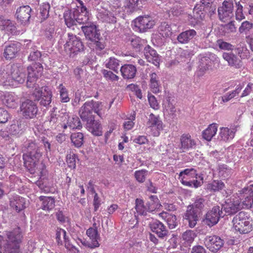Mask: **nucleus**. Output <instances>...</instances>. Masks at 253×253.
Returning a JSON list of instances; mask_svg holds the SVG:
<instances>
[{
    "instance_id": "19",
    "label": "nucleus",
    "mask_w": 253,
    "mask_h": 253,
    "mask_svg": "<svg viewBox=\"0 0 253 253\" xmlns=\"http://www.w3.org/2000/svg\"><path fill=\"white\" fill-rule=\"evenodd\" d=\"M32 9L29 5H25L19 7L16 12L17 20L22 24H26L29 21L31 17Z\"/></svg>"
},
{
    "instance_id": "1",
    "label": "nucleus",
    "mask_w": 253,
    "mask_h": 253,
    "mask_svg": "<svg viewBox=\"0 0 253 253\" xmlns=\"http://www.w3.org/2000/svg\"><path fill=\"white\" fill-rule=\"evenodd\" d=\"M26 153L23 155L25 167L32 174L41 178L46 173L45 165L40 162L42 148L35 141L29 140L25 145Z\"/></svg>"
},
{
    "instance_id": "44",
    "label": "nucleus",
    "mask_w": 253,
    "mask_h": 253,
    "mask_svg": "<svg viewBox=\"0 0 253 253\" xmlns=\"http://www.w3.org/2000/svg\"><path fill=\"white\" fill-rule=\"evenodd\" d=\"M70 138L72 143L77 148L81 147L84 143V134L81 132L72 133Z\"/></svg>"
},
{
    "instance_id": "59",
    "label": "nucleus",
    "mask_w": 253,
    "mask_h": 253,
    "mask_svg": "<svg viewBox=\"0 0 253 253\" xmlns=\"http://www.w3.org/2000/svg\"><path fill=\"white\" fill-rule=\"evenodd\" d=\"M218 9L227 10V11L233 12V2L230 0H224L222 3V5L219 7Z\"/></svg>"
},
{
    "instance_id": "35",
    "label": "nucleus",
    "mask_w": 253,
    "mask_h": 253,
    "mask_svg": "<svg viewBox=\"0 0 253 253\" xmlns=\"http://www.w3.org/2000/svg\"><path fill=\"white\" fill-rule=\"evenodd\" d=\"M217 125L215 123L210 125L208 127L203 131V138L208 141H211L212 138L216 134L217 131Z\"/></svg>"
},
{
    "instance_id": "12",
    "label": "nucleus",
    "mask_w": 253,
    "mask_h": 253,
    "mask_svg": "<svg viewBox=\"0 0 253 253\" xmlns=\"http://www.w3.org/2000/svg\"><path fill=\"white\" fill-rule=\"evenodd\" d=\"M21 43L15 42L5 45L3 56L5 60H10L16 57L21 50Z\"/></svg>"
},
{
    "instance_id": "2",
    "label": "nucleus",
    "mask_w": 253,
    "mask_h": 253,
    "mask_svg": "<svg viewBox=\"0 0 253 253\" xmlns=\"http://www.w3.org/2000/svg\"><path fill=\"white\" fill-rule=\"evenodd\" d=\"M4 236L0 235V249L3 248L4 253H21L20 246L23 240L21 228L17 226L6 230Z\"/></svg>"
},
{
    "instance_id": "60",
    "label": "nucleus",
    "mask_w": 253,
    "mask_h": 253,
    "mask_svg": "<svg viewBox=\"0 0 253 253\" xmlns=\"http://www.w3.org/2000/svg\"><path fill=\"white\" fill-rule=\"evenodd\" d=\"M131 119H128V121H126L124 123V128L126 130H128L132 128L134 126V123L133 121L135 120V114L133 113V115L131 116Z\"/></svg>"
},
{
    "instance_id": "63",
    "label": "nucleus",
    "mask_w": 253,
    "mask_h": 253,
    "mask_svg": "<svg viewBox=\"0 0 253 253\" xmlns=\"http://www.w3.org/2000/svg\"><path fill=\"white\" fill-rule=\"evenodd\" d=\"M104 77L107 80L112 82L118 81L119 78L118 76L114 74L112 72L110 71L105 70L104 73Z\"/></svg>"
},
{
    "instance_id": "22",
    "label": "nucleus",
    "mask_w": 253,
    "mask_h": 253,
    "mask_svg": "<svg viewBox=\"0 0 253 253\" xmlns=\"http://www.w3.org/2000/svg\"><path fill=\"white\" fill-rule=\"evenodd\" d=\"M150 227L151 231L155 233L160 238L163 239L168 235V231L166 227L159 220H156L151 223Z\"/></svg>"
},
{
    "instance_id": "20",
    "label": "nucleus",
    "mask_w": 253,
    "mask_h": 253,
    "mask_svg": "<svg viewBox=\"0 0 253 253\" xmlns=\"http://www.w3.org/2000/svg\"><path fill=\"white\" fill-rule=\"evenodd\" d=\"M200 213L195 209H192V207H187L183 217L188 221L190 227L193 228L196 225Z\"/></svg>"
},
{
    "instance_id": "31",
    "label": "nucleus",
    "mask_w": 253,
    "mask_h": 253,
    "mask_svg": "<svg viewBox=\"0 0 253 253\" xmlns=\"http://www.w3.org/2000/svg\"><path fill=\"white\" fill-rule=\"evenodd\" d=\"M159 216L167 223L169 229H174L177 225V221L175 215L163 211L159 214Z\"/></svg>"
},
{
    "instance_id": "61",
    "label": "nucleus",
    "mask_w": 253,
    "mask_h": 253,
    "mask_svg": "<svg viewBox=\"0 0 253 253\" xmlns=\"http://www.w3.org/2000/svg\"><path fill=\"white\" fill-rule=\"evenodd\" d=\"M9 118L8 112L2 108H0V123H5Z\"/></svg>"
},
{
    "instance_id": "25",
    "label": "nucleus",
    "mask_w": 253,
    "mask_h": 253,
    "mask_svg": "<svg viewBox=\"0 0 253 253\" xmlns=\"http://www.w3.org/2000/svg\"><path fill=\"white\" fill-rule=\"evenodd\" d=\"M88 130L94 135L101 136L102 134V127L99 121H95L94 118L87 121L86 124Z\"/></svg>"
},
{
    "instance_id": "27",
    "label": "nucleus",
    "mask_w": 253,
    "mask_h": 253,
    "mask_svg": "<svg viewBox=\"0 0 253 253\" xmlns=\"http://www.w3.org/2000/svg\"><path fill=\"white\" fill-rule=\"evenodd\" d=\"M239 197H241V205L242 209H250L253 205V196L251 194L241 191V190L239 191L237 193Z\"/></svg>"
},
{
    "instance_id": "30",
    "label": "nucleus",
    "mask_w": 253,
    "mask_h": 253,
    "mask_svg": "<svg viewBox=\"0 0 253 253\" xmlns=\"http://www.w3.org/2000/svg\"><path fill=\"white\" fill-rule=\"evenodd\" d=\"M236 130L234 128L222 127L220 128L219 139L225 142H229L233 139Z\"/></svg>"
},
{
    "instance_id": "28",
    "label": "nucleus",
    "mask_w": 253,
    "mask_h": 253,
    "mask_svg": "<svg viewBox=\"0 0 253 253\" xmlns=\"http://www.w3.org/2000/svg\"><path fill=\"white\" fill-rule=\"evenodd\" d=\"M122 76L125 79H133L136 75V68L131 64H125L120 68Z\"/></svg>"
},
{
    "instance_id": "39",
    "label": "nucleus",
    "mask_w": 253,
    "mask_h": 253,
    "mask_svg": "<svg viewBox=\"0 0 253 253\" xmlns=\"http://www.w3.org/2000/svg\"><path fill=\"white\" fill-rule=\"evenodd\" d=\"M150 88L152 92L157 93L160 92V84L158 80V77L155 73H153L150 75Z\"/></svg>"
},
{
    "instance_id": "56",
    "label": "nucleus",
    "mask_w": 253,
    "mask_h": 253,
    "mask_svg": "<svg viewBox=\"0 0 253 253\" xmlns=\"http://www.w3.org/2000/svg\"><path fill=\"white\" fill-rule=\"evenodd\" d=\"M50 6L48 4H44L40 7V15L41 19H46L49 16Z\"/></svg>"
},
{
    "instance_id": "62",
    "label": "nucleus",
    "mask_w": 253,
    "mask_h": 253,
    "mask_svg": "<svg viewBox=\"0 0 253 253\" xmlns=\"http://www.w3.org/2000/svg\"><path fill=\"white\" fill-rule=\"evenodd\" d=\"M42 56L41 52L38 50H34L30 52L28 60L31 61H38Z\"/></svg>"
},
{
    "instance_id": "52",
    "label": "nucleus",
    "mask_w": 253,
    "mask_h": 253,
    "mask_svg": "<svg viewBox=\"0 0 253 253\" xmlns=\"http://www.w3.org/2000/svg\"><path fill=\"white\" fill-rule=\"evenodd\" d=\"M196 237V234L194 231L187 230L182 234V239L188 243H191Z\"/></svg>"
},
{
    "instance_id": "38",
    "label": "nucleus",
    "mask_w": 253,
    "mask_h": 253,
    "mask_svg": "<svg viewBox=\"0 0 253 253\" xmlns=\"http://www.w3.org/2000/svg\"><path fill=\"white\" fill-rule=\"evenodd\" d=\"M52 92L47 86H44V94L40 99V104L41 106L48 107L51 102Z\"/></svg>"
},
{
    "instance_id": "45",
    "label": "nucleus",
    "mask_w": 253,
    "mask_h": 253,
    "mask_svg": "<svg viewBox=\"0 0 253 253\" xmlns=\"http://www.w3.org/2000/svg\"><path fill=\"white\" fill-rule=\"evenodd\" d=\"M75 11L77 13L76 14V22L79 24L86 26V25H89L92 23L89 21V14L80 13L78 10H75Z\"/></svg>"
},
{
    "instance_id": "21",
    "label": "nucleus",
    "mask_w": 253,
    "mask_h": 253,
    "mask_svg": "<svg viewBox=\"0 0 253 253\" xmlns=\"http://www.w3.org/2000/svg\"><path fill=\"white\" fill-rule=\"evenodd\" d=\"M144 55L147 60L156 66H159L160 57L156 51L147 45L144 49Z\"/></svg>"
},
{
    "instance_id": "29",
    "label": "nucleus",
    "mask_w": 253,
    "mask_h": 253,
    "mask_svg": "<svg viewBox=\"0 0 253 253\" xmlns=\"http://www.w3.org/2000/svg\"><path fill=\"white\" fill-rule=\"evenodd\" d=\"M197 35L194 29H189L181 32L177 37L178 42L182 44L188 43Z\"/></svg>"
},
{
    "instance_id": "7",
    "label": "nucleus",
    "mask_w": 253,
    "mask_h": 253,
    "mask_svg": "<svg viewBox=\"0 0 253 253\" xmlns=\"http://www.w3.org/2000/svg\"><path fill=\"white\" fill-rule=\"evenodd\" d=\"M156 24L155 21L149 15L140 16L134 20V24L140 32H145L153 28Z\"/></svg>"
},
{
    "instance_id": "43",
    "label": "nucleus",
    "mask_w": 253,
    "mask_h": 253,
    "mask_svg": "<svg viewBox=\"0 0 253 253\" xmlns=\"http://www.w3.org/2000/svg\"><path fill=\"white\" fill-rule=\"evenodd\" d=\"M225 187L224 183L221 180H213L209 183L207 189L211 192H217L223 189Z\"/></svg>"
},
{
    "instance_id": "16",
    "label": "nucleus",
    "mask_w": 253,
    "mask_h": 253,
    "mask_svg": "<svg viewBox=\"0 0 253 253\" xmlns=\"http://www.w3.org/2000/svg\"><path fill=\"white\" fill-rule=\"evenodd\" d=\"M81 28L85 38L88 40L93 42L100 40L99 31L97 30L96 25L93 23L86 26H83Z\"/></svg>"
},
{
    "instance_id": "5",
    "label": "nucleus",
    "mask_w": 253,
    "mask_h": 253,
    "mask_svg": "<svg viewBox=\"0 0 253 253\" xmlns=\"http://www.w3.org/2000/svg\"><path fill=\"white\" fill-rule=\"evenodd\" d=\"M197 176L195 169H186L180 172L178 178L183 185L197 188L202 185V182L197 180Z\"/></svg>"
},
{
    "instance_id": "18",
    "label": "nucleus",
    "mask_w": 253,
    "mask_h": 253,
    "mask_svg": "<svg viewBox=\"0 0 253 253\" xmlns=\"http://www.w3.org/2000/svg\"><path fill=\"white\" fill-rule=\"evenodd\" d=\"M15 22L5 19L3 16H0V28L4 30L8 35H17L19 34L17 30Z\"/></svg>"
},
{
    "instance_id": "47",
    "label": "nucleus",
    "mask_w": 253,
    "mask_h": 253,
    "mask_svg": "<svg viewBox=\"0 0 253 253\" xmlns=\"http://www.w3.org/2000/svg\"><path fill=\"white\" fill-rule=\"evenodd\" d=\"M106 67L118 73L120 68L119 61L114 57H111L106 64Z\"/></svg>"
},
{
    "instance_id": "49",
    "label": "nucleus",
    "mask_w": 253,
    "mask_h": 253,
    "mask_svg": "<svg viewBox=\"0 0 253 253\" xmlns=\"http://www.w3.org/2000/svg\"><path fill=\"white\" fill-rule=\"evenodd\" d=\"M148 174V170L145 169L138 170L135 171L134 176L136 180L139 183H143Z\"/></svg>"
},
{
    "instance_id": "24",
    "label": "nucleus",
    "mask_w": 253,
    "mask_h": 253,
    "mask_svg": "<svg viewBox=\"0 0 253 253\" xmlns=\"http://www.w3.org/2000/svg\"><path fill=\"white\" fill-rule=\"evenodd\" d=\"M222 57L227 61L228 65L236 69H240L243 66V62L241 59L232 53L224 52Z\"/></svg>"
},
{
    "instance_id": "3",
    "label": "nucleus",
    "mask_w": 253,
    "mask_h": 253,
    "mask_svg": "<svg viewBox=\"0 0 253 253\" xmlns=\"http://www.w3.org/2000/svg\"><path fill=\"white\" fill-rule=\"evenodd\" d=\"M84 49V45L81 39L72 33H68L64 44L65 52L70 57H74Z\"/></svg>"
},
{
    "instance_id": "15",
    "label": "nucleus",
    "mask_w": 253,
    "mask_h": 253,
    "mask_svg": "<svg viewBox=\"0 0 253 253\" xmlns=\"http://www.w3.org/2000/svg\"><path fill=\"white\" fill-rule=\"evenodd\" d=\"M61 236L63 237L65 247L67 249L71 250L75 253H79V251L75 246L70 244L69 238L66 236V231L62 228H57L56 231V241L58 245L63 244Z\"/></svg>"
},
{
    "instance_id": "55",
    "label": "nucleus",
    "mask_w": 253,
    "mask_h": 253,
    "mask_svg": "<svg viewBox=\"0 0 253 253\" xmlns=\"http://www.w3.org/2000/svg\"><path fill=\"white\" fill-rule=\"evenodd\" d=\"M148 99L150 107L154 110H158L160 108L159 104L155 96L148 93Z\"/></svg>"
},
{
    "instance_id": "36",
    "label": "nucleus",
    "mask_w": 253,
    "mask_h": 253,
    "mask_svg": "<svg viewBox=\"0 0 253 253\" xmlns=\"http://www.w3.org/2000/svg\"><path fill=\"white\" fill-rule=\"evenodd\" d=\"M76 11H72L71 10H67L64 13V19L65 23L67 27L70 28L75 25L76 22Z\"/></svg>"
},
{
    "instance_id": "53",
    "label": "nucleus",
    "mask_w": 253,
    "mask_h": 253,
    "mask_svg": "<svg viewBox=\"0 0 253 253\" xmlns=\"http://www.w3.org/2000/svg\"><path fill=\"white\" fill-rule=\"evenodd\" d=\"M89 102L91 104V107L92 108V111L94 113H96L99 117H101V111L103 109V105L102 102L99 101H94L93 100L89 101Z\"/></svg>"
},
{
    "instance_id": "8",
    "label": "nucleus",
    "mask_w": 253,
    "mask_h": 253,
    "mask_svg": "<svg viewBox=\"0 0 253 253\" xmlns=\"http://www.w3.org/2000/svg\"><path fill=\"white\" fill-rule=\"evenodd\" d=\"M20 111L25 119H32L36 117L38 112V108L35 102L27 99L21 104Z\"/></svg>"
},
{
    "instance_id": "41",
    "label": "nucleus",
    "mask_w": 253,
    "mask_h": 253,
    "mask_svg": "<svg viewBox=\"0 0 253 253\" xmlns=\"http://www.w3.org/2000/svg\"><path fill=\"white\" fill-rule=\"evenodd\" d=\"M159 34L163 38L170 37L172 35V29L170 26L166 22L162 23L158 28Z\"/></svg>"
},
{
    "instance_id": "33",
    "label": "nucleus",
    "mask_w": 253,
    "mask_h": 253,
    "mask_svg": "<svg viewBox=\"0 0 253 253\" xmlns=\"http://www.w3.org/2000/svg\"><path fill=\"white\" fill-rule=\"evenodd\" d=\"M67 127L73 129H81L82 128V125L79 118L75 115L68 116L67 123L64 125L63 128L65 129Z\"/></svg>"
},
{
    "instance_id": "11",
    "label": "nucleus",
    "mask_w": 253,
    "mask_h": 253,
    "mask_svg": "<svg viewBox=\"0 0 253 253\" xmlns=\"http://www.w3.org/2000/svg\"><path fill=\"white\" fill-rule=\"evenodd\" d=\"M196 146V142L189 133H183L180 137V144L178 145L180 153H184L194 149Z\"/></svg>"
},
{
    "instance_id": "64",
    "label": "nucleus",
    "mask_w": 253,
    "mask_h": 253,
    "mask_svg": "<svg viewBox=\"0 0 253 253\" xmlns=\"http://www.w3.org/2000/svg\"><path fill=\"white\" fill-rule=\"evenodd\" d=\"M148 139L144 135H139L133 140V142L139 145H142L148 143Z\"/></svg>"
},
{
    "instance_id": "48",
    "label": "nucleus",
    "mask_w": 253,
    "mask_h": 253,
    "mask_svg": "<svg viewBox=\"0 0 253 253\" xmlns=\"http://www.w3.org/2000/svg\"><path fill=\"white\" fill-rule=\"evenodd\" d=\"M205 200L204 198L200 197L196 198L194 202L188 207H192V209H195L199 213L201 212V210L204 207Z\"/></svg>"
},
{
    "instance_id": "46",
    "label": "nucleus",
    "mask_w": 253,
    "mask_h": 253,
    "mask_svg": "<svg viewBox=\"0 0 253 253\" xmlns=\"http://www.w3.org/2000/svg\"><path fill=\"white\" fill-rule=\"evenodd\" d=\"M58 89L60 94V98L61 102L67 103L70 101V97L68 95V91L62 84L58 86Z\"/></svg>"
},
{
    "instance_id": "10",
    "label": "nucleus",
    "mask_w": 253,
    "mask_h": 253,
    "mask_svg": "<svg viewBox=\"0 0 253 253\" xmlns=\"http://www.w3.org/2000/svg\"><path fill=\"white\" fill-rule=\"evenodd\" d=\"M204 244L211 252L215 253L223 246L224 241L220 237L212 235L205 238Z\"/></svg>"
},
{
    "instance_id": "51",
    "label": "nucleus",
    "mask_w": 253,
    "mask_h": 253,
    "mask_svg": "<svg viewBox=\"0 0 253 253\" xmlns=\"http://www.w3.org/2000/svg\"><path fill=\"white\" fill-rule=\"evenodd\" d=\"M235 5V18L237 20L240 21L245 18L243 11V6L240 3V1L236 2Z\"/></svg>"
},
{
    "instance_id": "57",
    "label": "nucleus",
    "mask_w": 253,
    "mask_h": 253,
    "mask_svg": "<svg viewBox=\"0 0 253 253\" xmlns=\"http://www.w3.org/2000/svg\"><path fill=\"white\" fill-rule=\"evenodd\" d=\"M238 54L241 59H247L250 57V51L246 46L239 47L238 48Z\"/></svg>"
},
{
    "instance_id": "32",
    "label": "nucleus",
    "mask_w": 253,
    "mask_h": 253,
    "mask_svg": "<svg viewBox=\"0 0 253 253\" xmlns=\"http://www.w3.org/2000/svg\"><path fill=\"white\" fill-rule=\"evenodd\" d=\"M2 104L8 108H14L17 105V98L13 94L6 92L1 96Z\"/></svg>"
},
{
    "instance_id": "17",
    "label": "nucleus",
    "mask_w": 253,
    "mask_h": 253,
    "mask_svg": "<svg viewBox=\"0 0 253 253\" xmlns=\"http://www.w3.org/2000/svg\"><path fill=\"white\" fill-rule=\"evenodd\" d=\"M220 212L221 213L222 212L219 206L213 207L206 214L205 219L206 223L210 226L216 224L218 222L221 216Z\"/></svg>"
},
{
    "instance_id": "13",
    "label": "nucleus",
    "mask_w": 253,
    "mask_h": 253,
    "mask_svg": "<svg viewBox=\"0 0 253 253\" xmlns=\"http://www.w3.org/2000/svg\"><path fill=\"white\" fill-rule=\"evenodd\" d=\"M147 125L151 129L152 135L154 136H158L160 131L163 129V123L160 120L159 116H155L151 113L149 116Z\"/></svg>"
},
{
    "instance_id": "6",
    "label": "nucleus",
    "mask_w": 253,
    "mask_h": 253,
    "mask_svg": "<svg viewBox=\"0 0 253 253\" xmlns=\"http://www.w3.org/2000/svg\"><path fill=\"white\" fill-rule=\"evenodd\" d=\"M27 86L28 88L33 87L37 79L42 74L43 67L42 64L35 63L27 67Z\"/></svg>"
},
{
    "instance_id": "23",
    "label": "nucleus",
    "mask_w": 253,
    "mask_h": 253,
    "mask_svg": "<svg viewBox=\"0 0 253 253\" xmlns=\"http://www.w3.org/2000/svg\"><path fill=\"white\" fill-rule=\"evenodd\" d=\"M92 112L91 104L89 101H86L80 108L79 114L83 121L87 122L94 118L92 115Z\"/></svg>"
},
{
    "instance_id": "34",
    "label": "nucleus",
    "mask_w": 253,
    "mask_h": 253,
    "mask_svg": "<svg viewBox=\"0 0 253 253\" xmlns=\"http://www.w3.org/2000/svg\"><path fill=\"white\" fill-rule=\"evenodd\" d=\"M39 199L42 202L41 209L44 211H50L55 207V199L51 197L41 196Z\"/></svg>"
},
{
    "instance_id": "50",
    "label": "nucleus",
    "mask_w": 253,
    "mask_h": 253,
    "mask_svg": "<svg viewBox=\"0 0 253 253\" xmlns=\"http://www.w3.org/2000/svg\"><path fill=\"white\" fill-rule=\"evenodd\" d=\"M218 13L221 21L225 22L233 16V12L227 11V10L218 9Z\"/></svg>"
},
{
    "instance_id": "14",
    "label": "nucleus",
    "mask_w": 253,
    "mask_h": 253,
    "mask_svg": "<svg viewBox=\"0 0 253 253\" xmlns=\"http://www.w3.org/2000/svg\"><path fill=\"white\" fill-rule=\"evenodd\" d=\"M86 235L91 240L90 243L87 241H83L80 240L83 245L90 249H94L99 247L100 244L98 240L100 238L96 227H90L86 230Z\"/></svg>"
},
{
    "instance_id": "42",
    "label": "nucleus",
    "mask_w": 253,
    "mask_h": 253,
    "mask_svg": "<svg viewBox=\"0 0 253 253\" xmlns=\"http://www.w3.org/2000/svg\"><path fill=\"white\" fill-rule=\"evenodd\" d=\"M135 209L137 213L141 215H146L147 212H149L148 209H147V205H144L143 200L137 198L135 200Z\"/></svg>"
},
{
    "instance_id": "26",
    "label": "nucleus",
    "mask_w": 253,
    "mask_h": 253,
    "mask_svg": "<svg viewBox=\"0 0 253 253\" xmlns=\"http://www.w3.org/2000/svg\"><path fill=\"white\" fill-rule=\"evenodd\" d=\"M10 206L16 211L19 212L25 208V200L18 196L14 195L10 198Z\"/></svg>"
},
{
    "instance_id": "58",
    "label": "nucleus",
    "mask_w": 253,
    "mask_h": 253,
    "mask_svg": "<svg viewBox=\"0 0 253 253\" xmlns=\"http://www.w3.org/2000/svg\"><path fill=\"white\" fill-rule=\"evenodd\" d=\"M66 162L69 167L71 168H75L76 159L75 154L72 153L71 152L69 154H67L66 157Z\"/></svg>"
},
{
    "instance_id": "40",
    "label": "nucleus",
    "mask_w": 253,
    "mask_h": 253,
    "mask_svg": "<svg viewBox=\"0 0 253 253\" xmlns=\"http://www.w3.org/2000/svg\"><path fill=\"white\" fill-rule=\"evenodd\" d=\"M11 78L12 80L17 82L18 84H22L24 82L26 75L21 72L18 68L13 69L11 73Z\"/></svg>"
},
{
    "instance_id": "9",
    "label": "nucleus",
    "mask_w": 253,
    "mask_h": 253,
    "mask_svg": "<svg viewBox=\"0 0 253 253\" xmlns=\"http://www.w3.org/2000/svg\"><path fill=\"white\" fill-rule=\"evenodd\" d=\"M241 197L238 194L234 195L223 205V210L228 215H233L241 210Z\"/></svg>"
},
{
    "instance_id": "54",
    "label": "nucleus",
    "mask_w": 253,
    "mask_h": 253,
    "mask_svg": "<svg viewBox=\"0 0 253 253\" xmlns=\"http://www.w3.org/2000/svg\"><path fill=\"white\" fill-rule=\"evenodd\" d=\"M253 28V24L248 21L243 22L239 28V31L240 33L247 34L250 30Z\"/></svg>"
},
{
    "instance_id": "4",
    "label": "nucleus",
    "mask_w": 253,
    "mask_h": 253,
    "mask_svg": "<svg viewBox=\"0 0 253 253\" xmlns=\"http://www.w3.org/2000/svg\"><path fill=\"white\" fill-rule=\"evenodd\" d=\"M233 228L240 234H247L252 231L253 226L251 220L245 216L244 212H240L232 220Z\"/></svg>"
},
{
    "instance_id": "37",
    "label": "nucleus",
    "mask_w": 253,
    "mask_h": 253,
    "mask_svg": "<svg viewBox=\"0 0 253 253\" xmlns=\"http://www.w3.org/2000/svg\"><path fill=\"white\" fill-rule=\"evenodd\" d=\"M161 207L160 201L157 196L151 195L149 197V201L147 203V209L149 212H152Z\"/></svg>"
}]
</instances>
